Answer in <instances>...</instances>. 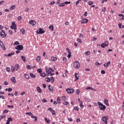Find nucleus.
I'll list each match as a JSON object with an SVG mask.
<instances>
[{"label":"nucleus","instance_id":"49530a36","mask_svg":"<svg viewBox=\"0 0 124 124\" xmlns=\"http://www.w3.org/2000/svg\"><path fill=\"white\" fill-rule=\"evenodd\" d=\"M19 44H20V43L18 41H16L15 42L14 45H19Z\"/></svg>","mask_w":124,"mask_h":124},{"label":"nucleus","instance_id":"dca6fc26","mask_svg":"<svg viewBox=\"0 0 124 124\" xmlns=\"http://www.w3.org/2000/svg\"><path fill=\"white\" fill-rule=\"evenodd\" d=\"M36 90L38 93H42V90L41 89V88H40L39 86L36 87Z\"/></svg>","mask_w":124,"mask_h":124},{"label":"nucleus","instance_id":"72a5a7b5","mask_svg":"<svg viewBox=\"0 0 124 124\" xmlns=\"http://www.w3.org/2000/svg\"><path fill=\"white\" fill-rule=\"evenodd\" d=\"M60 7L65 6V4L64 3H61L59 4Z\"/></svg>","mask_w":124,"mask_h":124},{"label":"nucleus","instance_id":"cd10ccee","mask_svg":"<svg viewBox=\"0 0 124 124\" xmlns=\"http://www.w3.org/2000/svg\"><path fill=\"white\" fill-rule=\"evenodd\" d=\"M21 59L22 60V61H23V62H26V57H25L24 56L22 55L21 56Z\"/></svg>","mask_w":124,"mask_h":124},{"label":"nucleus","instance_id":"2f4dec72","mask_svg":"<svg viewBox=\"0 0 124 124\" xmlns=\"http://www.w3.org/2000/svg\"><path fill=\"white\" fill-rule=\"evenodd\" d=\"M41 60V57L40 56H38L36 58V61L37 62H40V60Z\"/></svg>","mask_w":124,"mask_h":124},{"label":"nucleus","instance_id":"c756f323","mask_svg":"<svg viewBox=\"0 0 124 124\" xmlns=\"http://www.w3.org/2000/svg\"><path fill=\"white\" fill-rule=\"evenodd\" d=\"M30 76L32 78H35V75H34V74H33V73H30Z\"/></svg>","mask_w":124,"mask_h":124},{"label":"nucleus","instance_id":"4468645a","mask_svg":"<svg viewBox=\"0 0 124 124\" xmlns=\"http://www.w3.org/2000/svg\"><path fill=\"white\" fill-rule=\"evenodd\" d=\"M108 119H107V117H105V116H104L102 118V121L103 122H104V123L105 124H107V120Z\"/></svg>","mask_w":124,"mask_h":124},{"label":"nucleus","instance_id":"c85d7f7f","mask_svg":"<svg viewBox=\"0 0 124 124\" xmlns=\"http://www.w3.org/2000/svg\"><path fill=\"white\" fill-rule=\"evenodd\" d=\"M6 116L4 115H0V121H1V120H2V119L5 118Z\"/></svg>","mask_w":124,"mask_h":124},{"label":"nucleus","instance_id":"37998d69","mask_svg":"<svg viewBox=\"0 0 124 124\" xmlns=\"http://www.w3.org/2000/svg\"><path fill=\"white\" fill-rule=\"evenodd\" d=\"M93 1H90L88 2L89 5H93Z\"/></svg>","mask_w":124,"mask_h":124},{"label":"nucleus","instance_id":"7c9ffc66","mask_svg":"<svg viewBox=\"0 0 124 124\" xmlns=\"http://www.w3.org/2000/svg\"><path fill=\"white\" fill-rule=\"evenodd\" d=\"M54 81H55V78H54V77H51L50 78V81L51 83H54Z\"/></svg>","mask_w":124,"mask_h":124},{"label":"nucleus","instance_id":"4c0bfd02","mask_svg":"<svg viewBox=\"0 0 124 124\" xmlns=\"http://www.w3.org/2000/svg\"><path fill=\"white\" fill-rule=\"evenodd\" d=\"M37 72H38V73H42V69H38L37 70Z\"/></svg>","mask_w":124,"mask_h":124},{"label":"nucleus","instance_id":"5701e85b","mask_svg":"<svg viewBox=\"0 0 124 124\" xmlns=\"http://www.w3.org/2000/svg\"><path fill=\"white\" fill-rule=\"evenodd\" d=\"M51 61H52V62H56V61H57V60H58V59H57L56 57L52 56L51 57Z\"/></svg>","mask_w":124,"mask_h":124},{"label":"nucleus","instance_id":"0eeeda50","mask_svg":"<svg viewBox=\"0 0 124 124\" xmlns=\"http://www.w3.org/2000/svg\"><path fill=\"white\" fill-rule=\"evenodd\" d=\"M108 44L109 43L108 42V41H106L105 42V43H103L101 44V47H102V48H105V47H107V46H108Z\"/></svg>","mask_w":124,"mask_h":124},{"label":"nucleus","instance_id":"7ed1b4c3","mask_svg":"<svg viewBox=\"0 0 124 124\" xmlns=\"http://www.w3.org/2000/svg\"><path fill=\"white\" fill-rule=\"evenodd\" d=\"M74 67L75 68L78 69L80 67V62L78 61H76L74 63Z\"/></svg>","mask_w":124,"mask_h":124},{"label":"nucleus","instance_id":"4be33fe9","mask_svg":"<svg viewBox=\"0 0 124 124\" xmlns=\"http://www.w3.org/2000/svg\"><path fill=\"white\" fill-rule=\"evenodd\" d=\"M75 76V78H76V79H75V81H76V80H79V75H78V73H76Z\"/></svg>","mask_w":124,"mask_h":124},{"label":"nucleus","instance_id":"13d9d810","mask_svg":"<svg viewBox=\"0 0 124 124\" xmlns=\"http://www.w3.org/2000/svg\"><path fill=\"white\" fill-rule=\"evenodd\" d=\"M4 85H5V86H7V85H8V82H7L6 81H4Z\"/></svg>","mask_w":124,"mask_h":124},{"label":"nucleus","instance_id":"bb28decb","mask_svg":"<svg viewBox=\"0 0 124 124\" xmlns=\"http://www.w3.org/2000/svg\"><path fill=\"white\" fill-rule=\"evenodd\" d=\"M49 30H51V31H54V26L53 25H50L49 26Z\"/></svg>","mask_w":124,"mask_h":124},{"label":"nucleus","instance_id":"6e6552de","mask_svg":"<svg viewBox=\"0 0 124 124\" xmlns=\"http://www.w3.org/2000/svg\"><path fill=\"white\" fill-rule=\"evenodd\" d=\"M67 93H74V89L68 88L66 90Z\"/></svg>","mask_w":124,"mask_h":124},{"label":"nucleus","instance_id":"393cba45","mask_svg":"<svg viewBox=\"0 0 124 124\" xmlns=\"http://www.w3.org/2000/svg\"><path fill=\"white\" fill-rule=\"evenodd\" d=\"M16 6H15V5H14L10 7V10H14V9H16Z\"/></svg>","mask_w":124,"mask_h":124},{"label":"nucleus","instance_id":"052dcab7","mask_svg":"<svg viewBox=\"0 0 124 124\" xmlns=\"http://www.w3.org/2000/svg\"><path fill=\"white\" fill-rule=\"evenodd\" d=\"M55 3H56V2H55V1L51 2L50 3V5H53V4H55Z\"/></svg>","mask_w":124,"mask_h":124},{"label":"nucleus","instance_id":"9d476101","mask_svg":"<svg viewBox=\"0 0 124 124\" xmlns=\"http://www.w3.org/2000/svg\"><path fill=\"white\" fill-rule=\"evenodd\" d=\"M89 20L87 18H83L81 21V24H87Z\"/></svg>","mask_w":124,"mask_h":124},{"label":"nucleus","instance_id":"c03bdc74","mask_svg":"<svg viewBox=\"0 0 124 124\" xmlns=\"http://www.w3.org/2000/svg\"><path fill=\"white\" fill-rule=\"evenodd\" d=\"M66 97L65 96H63L62 98V100L63 101H65Z\"/></svg>","mask_w":124,"mask_h":124},{"label":"nucleus","instance_id":"c9c22d12","mask_svg":"<svg viewBox=\"0 0 124 124\" xmlns=\"http://www.w3.org/2000/svg\"><path fill=\"white\" fill-rule=\"evenodd\" d=\"M57 102L60 104L61 103V98L60 97H58L57 98Z\"/></svg>","mask_w":124,"mask_h":124},{"label":"nucleus","instance_id":"39448f33","mask_svg":"<svg viewBox=\"0 0 124 124\" xmlns=\"http://www.w3.org/2000/svg\"><path fill=\"white\" fill-rule=\"evenodd\" d=\"M0 35L2 38H4V37H6V34L5 32L3 30H1L0 32Z\"/></svg>","mask_w":124,"mask_h":124},{"label":"nucleus","instance_id":"79ce46f5","mask_svg":"<svg viewBox=\"0 0 124 124\" xmlns=\"http://www.w3.org/2000/svg\"><path fill=\"white\" fill-rule=\"evenodd\" d=\"M6 70L7 72H10V68H9V67H7L6 68Z\"/></svg>","mask_w":124,"mask_h":124},{"label":"nucleus","instance_id":"69168bd1","mask_svg":"<svg viewBox=\"0 0 124 124\" xmlns=\"http://www.w3.org/2000/svg\"><path fill=\"white\" fill-rule=\"evenodd\" d=\"M0 98H2V99H4L5 97L3 95H0Z\"/></svg>","mask_w":124,"mask_h":124},{"label":"nucleus","instance_id":"6ab92c4d","mask_svg":"<svg viewBox=\"0 0 124 124\" xmlns=\"http://www.w3.org/2000/svg\"><path fill=\"white\" fill-rule=\"evenodd\" d=\"M11 82H12V83L16 84V78H15V77H12L11 79Z\"/></svg>","mask_w":124,"mask_h":124},{"label":"nucleus","instance_id":"a211bd4d","mask_svg":"<svg viewBox=\"0 0 124 124\" xmlns=\"http://www.w3.org/2000/svg\"><path fill=\"white\" fill-rule=\"evenodd\" d=\"M12 118H8V120H7L6 124H10V122H12Z\"/></svg>","mask_w":124,"mask_h":124},{"label":"nucleus","instance_id":"473e14b6","mask_svg":"<svg viewBox=\"0 0 124 124\" xmlns=\"http://www.w3.org/2000/svg\"><path fill=\"white\" fill-rule=\"evenodd\" d=\"M45 121L47 123V124H50V120L47 119V118H45Z\"/></svg>","mask_w":124,"mask_h":124},{"label":"nucleus","instance_id":"e433bc0d","mask_svg":"<svg viewBox=\"0 0 124 124\" xmlns=\"http://www.w3.org/2000/svg\"><path fill=\"white\" fill-rule=\"evenodd\" d=\"M46 82H47L48 83H49V82H50V78H46Z\"/></svg>","mask_w":124,"mask_h":124},{"label":"nucleus","instance_id":"3c124183","mask_svg":"<svg viewBox=\"0 0 124 124\" xmlns=\"http://www.w3.org/2000/svg\"><path fill=\"white\" fill-rule=\"evenodd\" d=\"M67 51L68 52V54H71V51H70V49H69V48H67Z\"/></svg>","mask_w":124,"mask_h":124},{"label":"nucleus","instance_id":"a19ab883","mask_svg":"<svg viewBox=\"0 0 124 124\" xmlns=\"http://www.w3.org/2000/svg\"><path fill=\"white\" fill-rule=\"evenodd\" d=\"M26 115H29V116H32V113L31 112H26L25 113Z\"/></svg>","mask_w":124,"mask_h":124},{"label":"nucleus","instance_id":"58836bf2","mask_svg":"<svg viewBox=\"0 0 124 124\" xmlns=\"http://www.w3.org/2000/svg\"><path fill=\"white\" fill-rule=\"evenodd\" d=\"M79 106H80V108H84V105H83V103L82 102L80 103Z\"/></svg>","mask_w":124,"mask_h":124},{"label":"nucleus","instance_id":"9b49d317","mask_svg":"<svg viewBox=\"0 0 124 124\" xmlns=\"http://www.w3.org/2000/svg\"><path fill=\"white\" fill-rule=\"evenodd\" d=\"M0 46L2 48V50H6L5 46L1 41H0Z\"/></svg>","mask_w":124,"mask_h":124},{"label":"nucleus","instance_id":"f8f14e48","mask_svg":"<svg viewBox=\"0 0 124 124\" xmlns=\"http://www.w3.org/2000/svg\"><path fill=\"white\" fill-rule=\"evenodd\" d=\"M46 76H48L50 74V73H51V71L49 70L47 67H46Z\"/></svg>","mask_w":124,"mask_h":124},{"label":"nucleus","instance_id":"a878e982","mask_svg":"<svg viewBox=\"0 0 124 124\" xmlns=\"http://www.w3.org/2000/svg\"><path fill=\"white\" fill-rule=\"evenodd\" d=\"M24 77L26 79H30V76L27 74H24Z\"/></svg>","mask_w":124,"mask_h":124},{"label":"nucleus","instance_id":"0e129e2a","mask_svg":"<svg viewBox=\"0 0 124 124\" xmlns=\"http://www.w3.org/2000/svg\"><path fill=\"white\" fill-rule=\"evenodd\" d=\"M62 60H63V62H66V58L63 57Z\"/></svg>","mask_w":124,"mask_h":124},{"label":"nucleus","instance_id":"774afa93","mask_svg":"<svg viewBox=\"0 0 124 124\" xmlns=\"http://www.w3.org/2000/svg\"><path fill=\"white\" fill-rule=\"evenodd\" d=\"M7 107H8V108H13L14 106L8 105Z\"/></svg>","mask_w":124,"mask_h":124},{"label":"nucleus","instance_id":"ddd939ff","mask_svg":"<svg viewBox=\"0 0 124 124\" xmlns=\"http://www.w3.org/2000/svg\"><path fill=\"white\" fill-rule=\"evenodd\" d=\"M48 111H50L51 112L52 115H56V111H55V110L53 109V108H49L48 109Z\"/></svg>","mask_w":124,"mask_h":124},{"label":"nucleus","instance_id":"f3484780","mask_svg":"<svg viewBox=\"0 0 124 124\" xmlns=\"http://www.w3.org/2000/svg\"><path fill=\"white\" fill-rule=\"evenodd\" d=\"M29 24H31V25H32V26H34V25L36 24V22L34 20H30L29 21Z\"/></svg>","mask_w":124,"mask_h":124},{"label":"nucleus","instance_id":"412c9836","mask_svg":"<svg viewBox=\"0 0 124 124\" xmlns=\"http://www.w3.org/2000/svg\"><path fill=\"white\" fill-rule=\"evenodd\" d=\"M48 90L50 91V92H53L54 91V89H53V87L51 85L48 86Z\"/></svg>","mask_w":124,"mask_h":124},{"label":"nucleus","instance_id":"5fc2aeb1","mask_svg":"<svg viewBox=\"0 0 124 124\" xmlns=\"http://www.w3.org/2000/svg\"><path fill=\"white\" fill-rule=\"evenodd\" d=\"M86 89V90H93V88L91 87H87Z\"/></svg>","mask_w":124,"mask_h":124},{"label":"nucleus","instance_id":"ea45409f","mask_svg":"<svg viewBox=\"0 0 124 124\" xmlns=\"http://www.w3.org/2000/svg\"><path fill=\"white\" fill-rule=\"evenodd\" d=\"M90 54H91V52L89 51L85 52V55L86 56H89Z\"/></svg>","mask_w":124,"mask_h":124},{"label":"nucleus","instance_id":"e2e57ef3","mask_svg":"<svg viewBox=\"0 0 124 124\" xmlns=\"http://www.w3.org/2000/svg\"><path fill=\"white\" fill-rule=\"evenodd\" d=\"M42 101H43V102H44L45 103H46V102H47V100H46V99H43L42 100Z\"/></svg>","mask_w":124,"mask_h":124},{"label":"nucleus","instance_id":"6e6d98bb","mask_svg":"<svg viewBox=\"0 0 124 124\" xmlns=\"http://www.w3.org/2000/svg\"><path fill=\"white\" fill-rule=\"evenodd\" d=\"M17 20H18V21H20V20H22V16H18Z\"/></svg>","mask_w":124,"mask_h":124},{"label":"nucleus","instance_id":"603ef678","mask_svg":"<svg viewBox=\"0 0 124 124\" xmlns=\"http://www.w3.org/2000/svg\"><path fill=\"white\" fill-rule=\"evenodd\" d=\"M30 10V9L29 8H26L25 9V11L26 12H29V11Z\"/></svg>","mask_w":124,"mask_h":124},{"label":"nucleus","instance_id":"680f3d73","mask_svg":"<svg viewBox=\"0 0 124 124\" xmlns=\"http://www.w3.org/2000/svg\"><path fill=\"white\" fill-rule=\"evenodd\" d=\"M101 74H105V71L102 70L101 71Z\"/></svg>","mask_w":124,"mask_h":124},{"label":"nucleus","instance_id":"338daca9","mask_svg":"<svg viewBox=\"0 0 124 124\" xmlns=\"http://www.w3.org/2000/svg\"><path fill=\"white\" fill-rule=\"evenodd\" d=\"M8 92H12V88H9L8 89Z\"/></svg>","mask_w":124,"mask_h":124},{"label":"nucleus","instance_id":"f704fd0d","mask_svg":"<svg viewBox=\"0 0 124 124\" xmlns=\"http://www.w3.org/2000/svg\"><path fill=\"white\" fill-rule=\"evenodd\" d=\"M20 32H22V34H25V29H21Z\"/></svg>","mask_w":124,"mask_h":124},{"label":"nucleus","instance_id":"a18cd8bd","mask_svg":"<svg viewBox=\"0 0 124 124\" xmlns=\"http://www.w3.org/2000/svg\"><path fill=\"white\" fill-rule=\"evenodd\" d=\"M74 110H76V111H79V108L78 107H75L74 108Z\"/></svg>","mask_w":124,"mask_h":124},{"label":"nucleus","instance_id":"4d7b16f0","mask_svg":"<svg viewBox=\"0 0 124 124\" xmlns=\"http://www.w3.org/2000/svg\"><path fill=\"white\" fill-rule=\"evenodd\" d=\"M76 92H77V94L79 95V94L80 93V90H77Z\"/></svg>","mask_w":124,"mask_h":124},{"label":"nucleus","instance_id":"bf43d9fd","mask_svg":"<svg viewBox=\"0 0 124 124\" xmlns=\"http://www.w3.org/2000/svg\"><path fill=\"white\" fill-rule=\"evenodd\" d=\"M26 67L28 68V69H31V65H26Z\"/></svg>","mask_w":124,"mask_h":124},{"label":"nucleus","instance_id":"8fccbe9b","mask_svg":"<svg viewBox=\"0 0 124 124\" xmlns=\"http://www.w3.org/2000/svg\"><path fill=\"white\" fill-rule=\"evenodd\" d=\"M67 51L68 52V54H71V51H70V49H69V48H67Z\"/></svg>","mask_w":124,"mask_h":124},{"label":"nucleus","instance_id":"de8ad7c7","mask_svg":"<svg viewBox=\"0 0 124 124\" xmlns=\"http://www.w3.org/2000/svg\"><path fill=\"white\" fill-rule=\"evenodd\" d=\"M68 104H69V103H68V102H64L63 103V105H65V106H66V105H68Z\"/></svg>","mask_w":124,"mask_h":124},{"label":"nucleus","instance_id":"864d4df0","mask_svg":"<svg viewBox=\"0 0 124 124\" xmlns=\"http://www.w3.org/2000/svg\"><path fill=\"white\" fill-rule=\"evenodd\" d=\"M77 41L79 43H82V40H81V39H77Z\"/></svg>","mask_w":124,"mask_h":124},{"label":"nucleus","instance_id":"09e8293b","mask_svg":"<svg viewBox=\"0 0 124 124\" xmlns=\"http://www.w3.org/2000/svg\"><path fill=\"white\" fill-rule=\"evenodd\" d=\"M8 110L7 109H5L3 110V114H4V113H8Z\"/></svg>","mask_w":124,"mask_h":124},{"label":"nucleus","instance_id":"20e7f679","mask_svg":"<svg viewBox=\"0 0 124 124\" xmlns=\"http://www.w3.org/2000/svg\"><path fill=\"white\" fill-rule=\"evenodd\" d=\"M45 32V31L43 30L42 28H40L39 30L36 31V33L37 34H41L42 33H44Z\"/></svg>","mask_w":124,"mask_h":124},{"label":"nucleus","instance_id":"b1692460","mask_svg":"<svg viewBox=\"0 0 124 124\" xmlns=\"http://www.w3.org/2000/svg\"><path fill=\"white\" fill-rule=\"evenodd\" d=\"M40 76L41 77H43V78H45V77H46V76H47L46 75V74H45V73H41Z\"/></svg>","mask_w":124,"mask_h":124},{"label":"nucleus","instance_id":"1a4fd4ad","mask_svg":"<svg viewBox=\"0 0 124 124\" xmlns=\"http://www.w3.org/2000/svg\"><path fill=\"white\" fill-rule=\"evenodd\" d=\"M23 46L22 45H18L16 47L15 49L16 50H19L21 51V50H23Z\"/></svg>","mask_w":124,"mask_h":124},{"label":"nucleus","instance_id":"f257e3e1","mask_svg":"<svg viewBox=\"0 0 124 124\" xmlns=\"http://www.w3.org/2000/svg\"><path fill=\"white\" fill-rule=\"evenodd\" d=\"M20 67L19 64H16L15 66H11V71H12V72H15V70H16V71H18V70H19V69H20Z\"/></svg>","mask_w":124,"mask_h":124},{"label":"nucleus","instance_id":"2eb2a0df","mask_svg":"<svg viewBox=\"0 0 124 124\" xmlns=\"http://www.w3.org/2000/svg\"><path fill=\"white\" fill-rule=\"evenodd\" d=\"M110 64H111V62L108 61V62L105 63L104 64V66L105 67H108V66L109 65H110Z\"/></svg>","mask_w":124,"mask_h":124},{"label":"nucleus","instance_id":"423d86ee","mask_svg":"<svg viewBox=\"0 0 124 124\" xmlns=\"http://www.w3.org/2000/svg\"><path fill=\"white\" fill-rule=\"evenodd\" d=\"M11 29H12V30H15V31H16V30H17V25H16V24H15V22H13L12 23Z\"/></svg>","mask_w":124,"mask_h":124},{"label":"nucleus","instance_id":"f03ea898","mask_svg":"<svg viewBox=\"0 0 124 124\" xmlns=\"http://www.w3.org/2000/svg\"><path fill=\"white\" fill-rule=\"evenodd\" d=\"M97 103L99 105V108L100 109V110L102 111H105L106 109V106H105V105H103L100 102H98Z\"/></svg>","mask_w":124,"mask_h":124},{"label":"nucleus","instance_id":"aec40b11","mask_svg":"<svg viewBox=\"0 0 124 124\" xmlns=\"http://www.w3.org/2000/svg\"><path fill=\"white\" fill-rule=\"evenodd\" d=\"M104 102L107 106H109V103L108 102V100L107 99H105L104 100Z\"/></svg>","mask_w":124,"mask_h":124}]
</instances>
